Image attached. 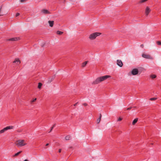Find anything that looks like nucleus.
Instances as JSON below:
<instances>
[{"label":"nucleus","instance_id":"nucleus-1","mask_svg":"<svg viewBox=\"0 0 161 161\" xmlns=\"http://www.w3.org/2000/svg\"><path fill=\"white\" fill-rule=\"evenodd\" d=\"M111 76L109 75H106L103 76L98 77L95 81H94L92 84H97L104 80H105L107 78H110Z\"/></svg>","mask_w":161,"mask_h":161},{"label":"nucleus","instance_id":"nucleus-2","mask_svg":"<svg viewBox=\"0 0 161 161\" xmlns=\"http://www.w3.org/2000/svg\"><path fill=\"white\" fill-rule=\"evenodd\" d=\"M101 33L97 32L92 33L89 36V38L90 40H94L97 36H99L101 35Z\"/></svg>","mask_w":161,"mask_h":161},{"label":"nucleus","instance_id":"nucleus-3","mask_svg":"<svg viewBox=\"0 0 161 161\" xmlns=\"http://www.w3.org/2000/svg\"><path fill=\"white\" fill-rule=\"evenodd\" d=\"M24 142L25 140H19L16 142L15 144L18 147H22L26 144Z\"/></svg>","mask_w":161,"mask_h":161},{"label":"nucleus","instance_id":"nucleus-4","mask_svg":"<svg viewBox=\"0 0 161 161\" xmlns=\"http://www.w3.org/2000/svg\"><path fill=\"white\" fill-rule=\"evenodd\" d=\"M14 128V126H9L4 128L3 129L0 131V134L4 132L5 131L10 129H12Z\"/></svg>","mask_w":161,"mask_h":161},{"label":"nucleus","instance_id":"nucleus-5","mask_svg":"<svg viewBox=\"0 0 161 161\" xmlns=\"http://www.w3.org/2000/svg\"><path fill=\"white\" fill-rule=\"evenodd\" d=\"M142 57L146 59H153V57L147 53H142Z\"/></svg>","mask_w":161,"mask_h":161},{"label":"nucleus","instance_id":"nucleus-6","mask_svg":"<svg viewBox=\"0 0 161 161\" xmlns=\"http://www.w3.org/2000/svg\"><path fill=\"white\" fill-rule=\"evenodd\" d=\"M151 9L148 6H147L146 7L145 11V15L146 16H147L148 15L149 13L151 12Z\"/></svg>","mask_w":161,"mask_h":161},{"label":"nucleus","instance_id":"nucleus-7","mask_svg":"<svg viewBox=\"0 0 161 161\" xmlns=\"http://www.w3.org/2000/svg\"><path fill=\"white\" fill-rule=\"evenodd\" d=\"M139 73L138 69H133L131 72V73L133 75H136Z\"/></svg>","mask_w":161,"mask_h":161},{"label":"nucleus","instance_id":"nucleus-8","mask_svg":"<svg viewBox=\"0 0 161 161\" xmlns=\"http://www.w3.org/2000/svg\"><path fill=\"white\" fill-rule=\"evenodd\" d=\"M19 39V37H16L10 38L7 40V41H17Z\"/></svg>","mask_w":161,"mask_h":161},{"label":"nucleus","instance_id":"nucleus-9","mask_svg":"<svg viewBox=\"0 0 161 161\" xmlns=\"http://www.w3.org/2000/svg\"><path fill=\"white\" fill-rule=\"evenodd\" d=\"M117 65L120 67H122L123 65L122 61L120 60H118L117 61Z\"/></svg>","mask_w":161,"mask_h":161},{"label":"nucleus","instance_id":"nucleus-10","mask_svg":"<svg viewBox=\"0 0 161 161\" xmlns=\"http://www.w3.org/2000/svg\"><path fill=\"white\" fill-rule=\"evenodd\" d=\"M55 75H53L52 76L49 78L48 83H50L51 82L53 81L55 78Z\"/></svg>","mask_w":161,"mask_h":161},{"label":"nucleus","instance_id":"nucleus-11","mask_svg":"<svg viewBox=\"0 0 161 161\" xmlns=\"http://www.w3.org/2000/svg\"><path fill=\"white\" fill-rule=\"evenodd\" d=\"M17 62V64H20L21 62L19 59L18 58H16L14 60L13 62L14 63H15Z\"/></svg>","mask_w":161,"mask_h":161},{"label":"nucleus","instance_id":"nucleus-12","mask_svg":"<svg viewBox=\"0 0 161 161\" xmlns=\"http://www.w3.org/2000/svg\"><path fill=\"white\" fill-rule=\"evenodd\" d=\"M48 23L49 24V26L51 27H53L54 24V21H53L49 20L48 21Z\"/></svg>","mask_w":161,"mask_h":161},{"label":"nucleus","instance_id":"nucleus-13","mask_svg":"<svg viewBox=\"0 0 161 161\" xmlns=\"http://www.w3.org/2000/svg\"><path fill=\"white\" fill-rule=\"evenodd\" d=\"M42 12L44 14H48L50 13L49 11L45 9L42 10Z\"/></svg>","mask_w":161,"mask_h":161},{"label":"nucleus","instance_id":"nucleus-14","mask_svg":"<svg viewBox=\"0 0 161 161\" xmlns=\"http://www.w3.org/2000/svg\"><path fill=\"white\" fill-rule=\"evenodd\" d=\"M138 120V119L137 118H136L132 122V124L133 125H135L137 122Z\"/></svg>","mask_w":161,"mask_h":161},{"label":"nucleus","instance_id":"nucleus-15","mask_svg":"<svg viewBox=\"0 0 161 161\" xmlns=\"http://www.w3.org/2000/svg\"><path fill=\"white\" fill-rule=\"evenodd\" d=\"M101 117H102V114H100L99 118L97 119V122L98 124L100 122Z\"/></svg>","mask_w":161,"mask_h":161},{"label":"nucleus","instance_id":"nucleus-16","mask_svg":"<svg viewBox=\"0 0 161 161\" xmlns=\"http://www.w3.org/2000/svg\"><path fill=\"white\" fill-rule=\"evenodd\" d=\"M88 62V61H86L83 62L82 63V67H85L86 66V65L87 64V63Z\"/></svg>","mask_w":161,"mask_h":161},{"label":"nucleus","instance_id":"nucleus-17","mask_svg":"<svg viewBox=\"0 0 161 161\" xmlns=\"http://www.w3.org/2000/svg\"><path fill=\"white\" fill-rule=\"evenodd\" d=\"M63 32L59 31H57L56 32L57 34L59 35H61L62 34H63Z\"/></svg>","mask_w":161,"mask_h":161},{"label":"nucleus","instance_id":"nucleus-18","mask_svg":"<svg viewBox=\"0 0 161 161\" xmlns=\"http://www.w3.org/2000/svg\"><path fill=\"white\" fill-rule=\"evenodd\" d=\"M22 152V151H20L18 152L17 153H15L14 156H13V157H15V156H18V155H19V154H20L21 152Z\"/></svg>","mask_w":161,"mask_h":161},{"label":"nucleus","instance_id":"nucleus-19","mask_svg":"<svg viewBox=\"0 0 161 161\" xmlns=\"http://www.w3.org/2000/svg\"><path fill=\"white\" fill-rule=\"evenodd\" d=\"M42 86V84L40 82L38 83V88L39 89H41Z\"/></svg>","mask_w":161,"mask_h":161},{"label":"nucleus","instance_id":"nucleus-20","mask_svg":"<svg viewBox=\"0 0 161 161\" xmlns=\"http://www.w3.org/2000/svg\"><path fill=\"white\" fill-rule=\"evenodd\" d=\"M70 136H65V139L66 140H69L70 139Z\"/></svg>","mask_w":161,"mask_h":161},{"label":"nucleus","instance_id":"nucleus-21","mask_svg":"<svg viewBox=\"0 0 161 161\" xmlns=\"http://www.w3.org/2000/svg\"><path fill=\"white\" fill-rule=\"evenodd\" d=\"M150 77L152 79H154L156 78V75H150Z\"/></svg>","mask_w":161,"mask_h":161},{"label":"nucleus","instance_id":"nucleus-22","mask_svg":"<svg viewBox=\"0 0 161 161\" xmlns=\"http://www.w3.org/2000/svg\"><path fill=\"white\" fill-rule=\"evenodd\" d=\"M157 99V98L156 97H153V98H150V100L151 101H154V100H156Z\"/></svg>","mask_w":161,"mask_h":161},{"label":"nucleus","instance_id":"nucleus-23","mask_svg":"<svg viewBox=\"0 0 161 161\" xmlns=\"http://www.w3.org/2000/svg\"><path fill=\"white\" fill-rule=\"evenodd\" d=\"M36 98H35L34 99L32 100H31V103H32L35 102L36 101Z\"/></svg>","mask_w":161,"mask_h":161},{"label":"nucleus","instance_id":"nucleus-24","mask_svg":"<svg viewBox=\"0 0 161 161\" xmlns=\"http://www.w3.org/2000/svg\"><path fill=\"white\" fill-rule=\"evenodd\" d=\"M157 44L158 45H161V42L160 41H157Z\"/></svg>","mask_w":161,"mask_h":161},{"label":"nucleus","instance_id":"nucleus-25","mask_svg":"<svg viewBox=\"0 0 161 161\" xmlns=\"http://www.w3.org/2000/svg\"><path fill=\"white\" fill-rule=\"evenodd\" d=\"M122 119L120 117H119L118 119V121H120L122 120Z\"/></svg>","mask_w":161,"mask_h":161},{"label":"nucleus","instance_id":"nucleus-26","mask_svg":"<svg viewBox=\"0 0 161 161\" xmlns=\"http://www.w3.org/2000/svg\"><path fill=\"white\" fill-rule=\"evenodd\" d=\"M133 108L132 107H130L128 108L127 109V110H130Z\"/></svg>","mask_w":161,"mask_h":161},{"label":"nucleus","instance_id":"nucleus-27","mask_svg":"<svg viewBox=\"0 0 161 161\" xmlns=\"http://www.w3.org/2000/svg\"><path fill=\"white\" fill-rule=\"evenodd\" d=\"M20 15V14L19 13H17L16 14V17H17L18 16H19V15Z\"/></svg>","mask_w":161,"mask_h":161},{"label":"nucleus","instance_id":"nucleus-28","mask_svg":"<svg viewBox=\"0 0 161 161\" xmlns=\"http://www.w3.org/2000/svg\"><path fill=\"white\" fill-rule=\"evenodd\" d=\"M83 105L84 106H86L87 105V104L86 103H84Z\"/></svg>","mask_w":161,"mask_h":161},{"label":"nucleus","instance_id":"nucleus-29","mask_svg":"<svg viewBox=\"0 0 161 161\" xmlns=\"http://www.w3.org/2000/svg\"><path fill=\"white\" fill-rule=\"evenodd\" d=\"M2 7V5L0 7V14L1 13V9Z\"/></svg>","mask_w":161,"mask_h":161},{"label":"nucleus","instance_id":"nucleus-30","mask_svg":"<svg viewBox=\"0 0 161 161\" xmlns=\"http://www.w3.org/2000/svg\"><path fill=\"white\" fill-rule=\"evenodd\" d=\"M53 128H54L52 126L51 128V130H50V131L49 132H51V131L53 130Z\"/></svg>","mask_w":161,"mask_h":161},{"label":"nucleus","instance_id":"nucleus-31","mask_svg":"<svg viewBox=\"0 0 161 161\" xmlns=\"http://www.w3.org/2000/svg\"><path fill=\"white\" fill-rule=\"evenodd\" d=\"M140 47H141L143 48V47H144V45H143V44H141V46H140Z\"/></svg>","mask_w":161,"mask_h":161},{"label":"nucleus","instance_id":"nucleus-32","mask_svg":"<svg viewBox=\"0 0 161 161\" xmlns=\"http://www.w3.org/2000/svg\"><path fill=\"white\" fill-rule=\"evenodd\" d=\"M25 1L26 0H21L20 2L22 3H23L25 2Z\"/></svg>","mask_w":161,"mask_h":161},{"label":"nucleus","instance_id":"nucleus-33","mask_svg":"<svg viewBox=\"0 0 161 161\" xmlns=\"http://www.w3.org/2000/svg\"><path fill=\"white\" fill-rule=\"evenodd\" d=\"M61 149H59L58 150V152L60 153L61 152Z\"/></svg>","mask_w":161,"mask_h":161},{"label":"nucleus","instance_id":"nucleus-34","mask_svg":"<svg viewBox=\"0 0 161 161\" xmlns=\"http://www.w3.org/2000/svg\"><path fill=\"white\" fill-rule=\"evenodd\" d=\"M78 103L77 102V103H75L74 104V106H76L77 105V104Z\"/></svg>","mask_w":161,"mask_h":161},{"label":"nucleus","instance_id":"nucleus-35","mask_svg":"<svg viewBox=\"0 0 161 161\" xmlns=\"http://www.w3.org/2000/svg\"><path fill=\"white\" fill-rule=\"evenodd\" d=\"M56 125V124H54L53 126H52V127H54Z\"/></svg>","mask_w":161,"mask_h":161},{"label":"nucleus","instance_id":"nucleus-36","mask_svg":"<svg viewBox=\"0 0 161 161\" xmlns=\"http://www.w3.org/2000/svg\"><path fill=\"white\" fill-rule=\"evenodd\" d=\"M49 145V143H47L46 145V146H47Z\"/></svg>","mask_w":161,"mask_h":161},{"label":"nucleus","instance_id":"nucleus-37","mask_svg":"<svg viewBox=\"0 0 161 161\" xmlns=\"http://www.w3.org/2000/svg\"><path fill=\"white\" fill-rule=\"evenodd\" d=\"M133 108H136V106H135V107H132Z\"/></svg>","mask_w":161,"mask_h":161},{"label":"nucleus","instance_id":"nucleus-38","mask_svg":"<svg viewBox=\"0 0 161 161\" xmlns=\"http://www.w3.org/2000/svg\"><path fill=\"white\" fill-rule=\"evenodd\" d=\"M44 44L43 45H42V47H43V46H44Z\"/></svg>","mask_w":161,"mask_h":161},{"label":"nucleus","instance_id":"nucleus-39","mask_svg":"<svg viewBox=\"0 0 161 161\" xmlns=\"http://www.w3.org/2000/svg\"><path fill=\"white\" fill-rule=\"evenodd\" d=\"M3 15V14H2V15H0V16H2V15Z\"/></svg>","mask_w":161,"mask_h":161},{"label":"nucleus","instance_id":"nucleus-40","mask_svg":"<svg viewBox=\"0 0 161 161\" xmlns=\"http://www.w3.org/2000/svg\"><path fill=\"white\" fill-rule=\"evenodd\" d=\"M151 144V145H153V143H152Z\"/></svg>","mask_w":161,"mask_h":161}]
</instances>
